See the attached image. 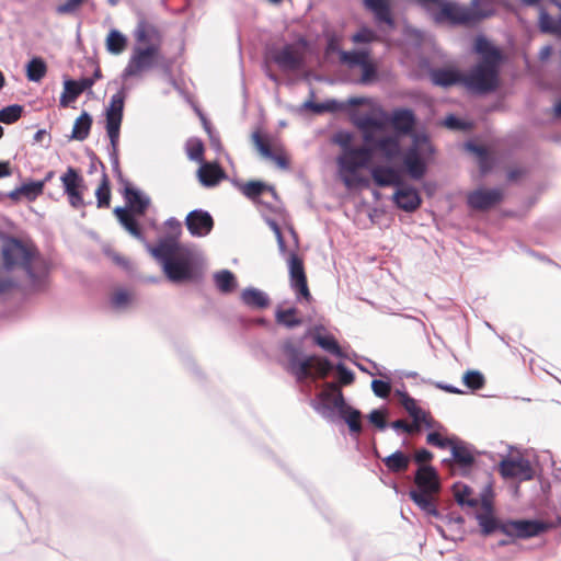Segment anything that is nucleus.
Listing matches in <instances>:
<instances>
[{"label": "nucleus", "mask_w": 561, "mask_h": 561, "mask_svg": "<svg viewBox=\"0 0 561 561\" xmlns=\"http://www.w3.org/2000/svg\"><path fill=\"white\" fill-rule=\"evenodd\" d=\"M492 14L482 8L481 0H472L470 5H461L451 1H442L439 10L433 18L436 23L449 22L455 25H473Z\"/></svg>", "instance_id": "obj_5"}, {"label": "nucleus", "mask_w": 561, "mask_h": 561, "mask_svg": "<svg viewBox=\"0 0 561 561\" xmlns=\"http://www.w3.org/2000/svg\"><path fill=\"white\" fill-rule=\"evenodd\" d=\"M87 0H66L56 7V13L66 15L75 13Z\"/></svg>", "instance_id": "obj_56"}, {"label": "nucleus", "mask_w": 561, "mask_h": 561, "mask_svg": "<svg viewBox=\"0 0 561 561\" xmlns=\"http://www.w3.org/2000/svg\"><path fill=\"white\" fill-rule=\"evenodd\" d=\"M47 72V66L45 61L39 58H33L26 66V77L30 81H41Z\"/></svg>", "instance_id": "obj_42"}, {"label": "nucleus", "mask_w": 561, "mask_h": 561, "mask_svg": "<svg viewBox=\"0 0 561 561\" xmlns=\"http://www.w3.org/2000/svg\"><path fill=\"white\" fill-rule=\"evenodd\" d=\"M165 227L169 229L170 234L165 236L164 238H174L176 241H179V237L182 232L181 222L175 218H170L165 221Z\"/></svg>", "instance_id": "obj_62"}, {"label": "nucleus", "mask_w": 561, "mask_h": 561, "mask_svg": "<svg viewBox=\"0 0 561 561\" xmlns=\"http://www.w3.org/2000/svg\"><path fill=\"white\" fill-rule=\"evenodd\" d=\"M339 374V386H350L354 382V374L348 370L343 364H337L335 367Z\"/></svg>", "instance_id": "obj_59"}, {"label": "nucleus", "mask_w": 561, "mask_h": 561, "mask_svg": "<svg viewBox=\"0 0 561 561\" xmlns=\"http://www.w3.org/2000/svg\"><path fill=\"white\" fill-rule=\"evenodd\" d=\"M379 37L375 31L369 27H360L353 36L352 42L355 44H367L378 41Z\"/></svg>", "instance_id": "obj_52"}, {"label": "nucleus", "mask_w": 561, "mask_h": 561, "mask_svg": "<svg viewBox=\"0 0 561 561\" xmlns=\"http://www.w3.org/2000/svg\"><path fill=\"white\" fill-rule=\"evenodd\" d=\"M466 147L470 152L478 157L481 171L483 173L486 172L489 169V153L486 148L472 142H468Z\"/></svg>", "instance_id": "obj_50"}, {"label": "nucleus", "mask_w": 561, "mask_h": 561, "mask_svg": "<svg viewBox=\"0 0 561 561\" xmlns=\"http://www.w3.org/2000/svg\"><path fill=\"white\" fill-rule=\"evenodd\" d=\"M371 149L380 151L387 160H393L400 154V140L398 136H383L374 138Z\"/></svg>", "instance_id": "obj_26"}, {"label": "nucleus", "mask_w": 561, "mask_h": 561, "mask_svg": "<svg viewBox=\"0 0 561 561\" xmlns=\"http://www.w3.org/2000/svg\"><path fill=\"white\" fill-rule=\"evenodd\" d=\"M449 449L451 458L445 459L444 463H446L454 472L458 470L459 474L468 476L476 462L472 447L456 437Z\"/></svg>", "instance_id": "obj_10"}, {"label": "nucleus", "mask_w": 561, "mask_h": 561, "mask_svg": "<svg viewBox=\"0 0 561 561\" xmlns=\"http://www.w3.org/2000/svg\"><path fill=\"white\" fill-rule=\"evenodd\" d=\"M305 106L312 110L314 113H323L327 111H334L336 108V103L335 101H330L327 103L307 102Z\"/></svg>", "instance_id": "obj_63"}, {"label": "nucleus", "mask_w": 561, "mask_h": 561, "mask_svg": "<svg viewBox=\"0 0 561 561\" xmlns=\"http://www.w3.org/2000/svg\"><path fill=\"white\" fill-rule=\"evenodd\" d=\"M185 225L192 236H207L214 228V219L209 213L195 209L187 214Z\"/></svg>", "instance_id": "obj_17"}, {"label": "nucleus", "mask_w": 561, "mask_h": 561, "mask_svg": "<svg viewBox=\"0 0 561 561\" xmlns=\"http://www.w3.org/2000/svg\"><path fill=\"white\" fill-rule=\"evenodd\" d=\"M131 300V295L128 290L117 289L111 296V304L115 308H124Z\"/></svg>", "instance_id": "obj_54"}, {"label": "nucleus", "mask_w": 561, "mask_h": 561, "mask_svg": "<svg viewBox=\"0 0 561 561\" xmlns=\"http://www.w3.org/2000/svg\"><path fill=\"white\" fill-rule=\"evenodd\" d=\"M356 126L363 131V139L366 144L374 141V129H383V123L371 115H364L357 118Z\"/></svg>", "instance_id": "obj_34"}, {"label": "nucleus", "mask_w": 561, "mask_h": 561, "mask_svg": "<svg viewBox=\"0 0 561 561\" xmlns=\"http://www.w3.org/2000/svg\"><path fill=\"white\" fill-rule=\"evenodd\" d=\"M340 415L345 420L352 433L359 434L362 432V414L358 410L347 405L344 412H340Z\"/></svg>", "instance_id": "obj_43"}, {"label": "nucleus", "mask_w": 561, "mask_h": 561, "mask_svg": "<svg viewBox=\"0 0 561 561\" xmlns=\"http://www.w3.org/2000/svg\"><path fill=\"white\" fill-rule=\"evenodd\" d=\"M149 251L161 263L165 276L171 282L193 279V253L174 238H160L154 247H149Z\"/></svg>", "instance_id": "obj_3"}, {"label": "nucleus", "mask_w": 561, "mask_h": 561, "mask_svg": "<svg viewBox=\"0 0 561 561\" xmlns=\"http://www.w3.org/2000/svg\"><path fill=\"white\" fill-rule=\"evenodd\" d=\"M397 394L400 398L401 405L407 410L410 416L413 417L421 409L417 407L415 399L410 397L407 392L397 391Z\"/></svg>", "instance_id": "obj_55"}, {"label": "nucleus", "mask_w": 561, "mask_h": 561, "mask_svg": "<svg viewBox=\"0 0 561 561\" xmlns=\"http://www.w3.org/2000/svg\"><path fill=\"white\" fill-rule=\"evenodd\" d=\"M474 48L481 55V61L467 75H463V85L476 93L492 92L499 85V68L502 54L484 37L476 39Z\"/></svg>", "instance_id": "obj_2"}, {"label": "nucleus", "mask_w": 561, "mask_h": 561, "mask_svg": "<svg viewBox=\"0 0 561 561\" xmlns=\"http://www.w3.org/2000/svg\"><path fill=\"white\" fill-rule=\"evenodd\" d=\"M126 94L124 91H118L111 96L108 106L106 107V133L110 138L111 145L115 150L118 146L121 125L123 121V112Z\"/></svg>", "instance_id": "obj_9"}, {"label": "nucleus", "mask_w": 561, "mask_h": 561, "mask_svg": "<svg viewBox=\"0 0 561 561\" xmlns=\"http://www.w3.org/2000/svg\"><path fill=\"white\" fill-rule=\"evenodd\" d=\"M368 50H341L340 61L350 68L360 67L362 64L368 58Z\"/></svg>", "instance_id": "obj_41"}, {"label": "nucleus", "mask_w": 561, "mask_h": 561, "mask_svg": "<svg viewBox=\"0 0 561 561\" xmlns=\"http://www.w3.org/2000/svg\"><path fill=\"white\" fill-rule=\"evenodd\" d=\"M288 355V370L298 381L307 378H327L333 366L325 357L310 355L304 359L298 358V350L293 345L286 346Z\"/></svg>", "instance_id": "obj_7"}, {"label": "nucleus", "mask_w": 561, "mask_h": 561, "mask_svg": "<svg viewBox=\"0 0 561 561\" xmlns=\"http://www.w3.org/2000/svg\"><path fill=\"white\" fill-rule=\"evenodd\" d=\"M92 126V117L89 113L83 112L73 124L72 128V138L77 140H84L88 138L90 134V129Z\"/></svg>", "instance_id": "obj_37"}, {"label": "nucleus", "mask_w": 561, "mask_h": 561, "mask_svg": "<svg viewBox=\"0 0 561 561\" xmlns=\"http://www.w3.org/2000/svg\"><path fill=\"white\" fill-rule=\"evenodd\" d=\"M548 526L539 520H508L502 523L500 531L510 537L530 538L546 531Z\"/></svg>", "instance_id": "obj_14"}, {"label": "nucleus", "mask_w": 561, "mask_h": 561, "mask_svg": "<svg viewBox=\"0 0 561 561\" xmlns=\"http://www.w3.org/2000/svg\"><path fill=\"white\" fill-rule=\"evenodd\" d=\"M477 519L481 528V534L483 536H489L495 530H500V527L502 525L496 520V518L491 513L478 514Z\"/></svg>", "instance_id": "obj_45"}, {"label": "nucleus", "mask_w": 561, "mask_h": 561, "mask_svg": "<svg viewBox=\"0 0 561 561\" xmlns=\"http://www.w3.org/2000/svg\"><path fill=\"white\" fill-rule=\"evenodd\" d=\"M431 77L434 84L440 87H450L456 83L463 84V75L454 69H435L432 71Z\"/></svg>", "instance_id": "obj_30"}, {"label": "nucleus", "mask_w": 561, "mask_h": 561, "mask_svg": "<svg viewBox=\"0 0 561 561\" xmlns=\"http://www.w3.org/2000/svg\"><path fill=\"white\" fill-rule=\"evenodd\" d=\"M81 94L79 88L77 87L76 80H67L64 84V92L60 96V105L62 107H67L70 103L75 102L78 96Z\"/></svg>", "instance_id": "obj_46"}, {"label": "nucleus", "mask_w": 561, "mask_h": 561, "mask_svg": "<svg viewBox=\"0 0 561 561\" xmlns=\"http://www.w3.org/2000/svg\"><path fill=\"white\" fill-rule=\"evenodd\" d=\"M198 180L207 187L217 185L224 178V170L216 163H203L198 169Z\"/></svg>", "instance_id": "obj_28"}, {"label": "nucleus", "mask_w": 561, "mask_h": 561, "mask_svg": "<svg viewBox=\"0 0 561 561\" xmlns=\"http://www.w3.org/2000/svg\"><path fill=\"white\" fill-rule=\"evenodd\" d=\"M436 493L412 490L409 495L410 499L428 515L437 516L438 512L435 504L434 495Z\"/></svg>", "instance_id": "obj_31"}, {"label": "nucleus", "mask_w": 561, "mask_h": 561, "mask_svg": "<svg viewBox=\"0 0 561 561\" xmlns=\"http://www.w3.org/2000/svg\"><path fill=\"white\" fill-rule=\"evenodd\" d=\"M96 205L99 208H108L111 204V185L106 173H103L100 184L95 190Z\"/></svg>", "instance_id": "obj_40"}, {"label": "nucleus", "mask_w": 561, "mask_h": 561, "mask_svg": "<svg viewBox=\"0 0 561 561\" xmlns=\"http://www.w3.org/2000/svg\"><path fill=\"white\" fill-rule=\"evenodd\" d=\"M433 153V146L426 135L412 134V146L403 156L407 173L414 180L422 179L426 173L425 158Z\"/></svg>", "instance_id": "obj_8"}, {"label": "nucleus", "mask_w": 561, "mask_h": 561, "mask_svg": "<svg viewBox=\"0 0 561 561\" xmlns=\"http://www.w3.org/2000/svg\"><path fill=\"white\" fill-rule=\"evenodd\" d=\"M382 462L390 472L402 473L408 470L411 458L403 451L397 450L393 454L382 458Z\"/></svg>", "instance_id": "obj_32"}, {"label": "nucleus", "mask_w": 561, "mask_h": 561, "mask_svg": "<svg viewBox=\"0 0 561 561\" xmlns=\"http://www.w3.org/2000/svg\"><path fill=\"white\" fill-rule=\"evenodd\" d=\"M215 284L219 291L228 294L237 287L236 276L228 270H222L214 275Z\"/></svg>", "instance_id": "obj_39"}, {"label": "nucleus", "mask_w": 561, "mask_h": 561, "mask_svg": "<svg viewBox=\"0 0 561 561\" xmlns=\"http://www.w3.org/2000/svg\"><path fill=\"white\" fill-rule=\"evenodd\" d=\"M368 419L376 427L383 430L386 427V413L381 410H373Z\"/></svg>", "instance_id": "obj_64"}, {"label": "nucleus", "mask_w": 561, "mask_h": 561, "mask_svg": "<svg viewBox=\"0 0 561 561\" xmlns=\"http://www.w3.org/2000/svg\"><path fill=\"white\" fill-rule=\"evenodd\" d=\"M503 199V192L500 188H480L470 192L467 196L468 205L476 210H486L497 205Z\"/></svg>", "instance_id": "obj_16"}, {"label": "nucleus", "mask_w": 561, "mask_h": 561, "mask_svg": "<svg viewBox=\"0 0 561 561\" xmlns=\"http://www.w3.org/2000/svg\"><path fill=\"white\" fill-rule=\"evenodd\" d=\"M362 68V82H369L376 77V65L368 57L364 64L360 66Z\"/></svg>", "instance_id": "obj_60"}, {"label": "nucleus", "mask_w": 561, "mask_h": 561, "mask_svg": "<svg viewBox=\"0 0 561 561\" xmlns=\"http://www.w3.org/2000/svg\"><path fill=\"white\" fill-rule=\"evenodd\" d=\"M371 389L379 398H387L391 392V385L388 381L375 379L371 381Z\"/></svg>", "instance_id": "obj_58"}, {"label": "nucleus", "mask_w": 561, "mask_h": 561, "mask_svg": "<svg viewBox=\"0 0 561 561\" xmlns=\"http://www.w3.org/2000/svg\"><path fill=\"white\" fill-rule=\"evenodd\" d=\"M241 300L244 305L256 309H264L270 305L267 295L256 288H245L241 293Z\"/></svg>", "instance_id": "obj_33"}, {"label": "nucleus", "mask_w": 561, "mask_h": 561, "mask_svg": "<svg viewBox=\"0 0 561 561\" xmlns=\"http://www.w3.org/2000/svg\"><path fill=\"white\" fill-rule=\"evenodd\" d=\"M170 65L162 53L161 47L156 46H135L129 60L123 70L122 78H140L144 73L162 70L168 71Z\"/></svg>", "instance_id": "obj_4"}, {"label": "nucleus", "mask_w": 561, "mask_h": 561, "mask_svg": "<svg viewBox=\"0 0 561 561\" xmlns=\"http://www.w3.org/2000/svg\"><path fill=\"white\" fill-rule=\"evenodd\" d=\"M123 195L128 210L137 216H144L150 205L149 197L142 195L129 182L124 185Z\"/></svg>", "instance_id": "obj_21"}, {"label": "nucleus", "mask_w": 561, "mask_h": 561, "mask_svg": "<svg viewBox=\"0 0 561 561\" xmlns=\"http://www.w3.org/2000/svg\"><path fill=\"white\" fill-rule=\"evenodd\" d=\"M44 191V182L35 181L24 183L20 188H18V193L24 195L30 201L35 199L37 196L42 195Z\"/></svg>", "instance_id": "obj_48"}, {"label": "nucleus", "mask_w": 561, "mask_h": 561, "mask_svg": "<svg viewBox=\"0 0 561 561\" xmlns=\"http://www.w3.org/2000/svg\"><path fill=\"white\" fill-rule=\"evenodd\" d=\"M135 37L136 46H156L162 48L161 34L156 26L142 20L138 23Z\"/></svg>", "instance_id": "obj_24"}, {"label": "nucleus", "mask_w": 561, "mask_h": 561, "mask_svg": "<svg viewBox=\"0 0 561 561\" xmlns=\"http://www.w3.org/2000/svg\"><path fill=\"white\" fill-rule=\"evenodd\" d=\"M374 183L379 187L402 186L403 179L399 170L389 165H376L370 169Z\"/></svg>", "instance_id": "obj_20"}, {"label": "nucleus", "mask_w": 561, "mask_h": 561, "mask_svg": "<svg viewBox=\"0 0 561 561\" xmlns=\"http://www.w3.org/2000/svg\"><path fill=\"white\" fill-rule=\"evenodd\" d=\"M366 10L371 12L378 25L385 24L394 28L396 21L392 13L391 0H363Z\"/></svg>", "instance_id": "obj_19"}, {"label": "nucleus", "mask_w": 561, "mask_h": 561, "mask_svg": "<svg viewBox=\"0 0 561 561\" xmlns=\"http://www.w3.org/2000/svg\"><path fill=\"white\" fill-rule=\"evenodd\" d=\"M319 398L323 403H330L339 413L344 412L347 407L341 388L336 382H327L324 390L319 393Z\"/></svg>", "instance_id": "obj_27"}, {"label": "nucleus", "mask_w": 561, "mask_h": 561, "mask_svg": "<svg viewBox=\"0 0 561 561\" xmlns=\"http://www.w3.org/2000/svg\"><path fill=\"white\" fill-rule=\"evenodd\" d=\"M462 381L470 390H480L485 385L484 376L478 370H467L462 376Z\"/></svg>", "instance_id": "obj_47"}, {"label": "nucleus", "mask_w": 561, "mask_h": 561, "mask_svg": "<svg viewBox=\"0 0 561 561\" xmlns=\"http://www.w3.org/2000/svg\"><path fill=\"white\" fill-rule=\"evenodd\" d=\"M106 49L114 55L122 54L127 47V38L117 30H111L105 41Z\"/></svg>", "instance_id": "obj_36"}, {"label": "nucleus", "mask_w": 561, "mask_h": 561, "mask_svg": "<svg viewBox=\"0 0 561 561\" xmlns=\"http://www.w3.org/2000/svg\"><path fill=\"white\" fill-rule=\"evenodd\" d=\"M391 127L400 135H411L415 126V116L411 110H394L388 119Z\"/></svg>", "instance_id": "obj_23"}, {"label": "nucleus", "mask_w": 561, "mask_h": 561, "mask_svg": "<svg viewBox=\"0 0 561 561\" xmlns=\"http://www.w3.org/2000/svg\"><path fill=\"white\" fill-rule=\"evenodd\" d=\"M471 494L472 490L468 485L460 483L454 485V495L458 504L476 507L478 500L472 499Z\"/></svg>", "instance_id": "obj_44"}, {"label": "nucleus", "mask_w": 561, "mask_h": 561, "mask_svg": "<svg viewBox=\"0 0 561 561\" xmlns=\"http://www.w3.org/2000/svg\"><path fill=\"white\" fill-rule=\"evenodd\" d=\"M272 59L282 70H297L304 61L301 51L291 44L274 51Z\"/></svg>", "instance_id": "obj_18"}, {"label": "nucleus", "mask_w": 561, "mask_h": 561, "mask_svg": "<svg viewBox=\"0 0 561 561\" xmlns=\"http://www.w3.org/2000/svg\"><path fill=\"white\" fill-rule=\"evenodd\" d=\"M414 482L419 491L438 493L440 490L437 473L432 467H420L415 473Z\"/></svg>", "instance_id": "obj_25"}, {"label": "nucleus", "mask_w": 561, "mask_h": 561, "mask_svg": "<svg viewBox=\"0 0 561 561\" xmlns=\"http://www.w3.org/2000/svg\"><path fill=\"white\" fill-rule=\"evenodd\" d=\"M499 472L504 479H514L519 482L531 480L534 477L530 461L522 456L504 458L499 463Z\"/></svg>", "instance_id": "obj_13"}, {"label": "nucleus", "mask_w": 561, "mask_h": 561, "mask_svg": "<svg viewBox=\"0 0 561 561\" xmlns=\"http://www.w3.org/2000/svg\"><path fill=\"white\" fill-rule=\"evenodd\" d=\"M252 142L260 154L276 163L280 169L289 168V159L280 146H272L270 138L260 130H255L251 136Z\"/></svg>", "instance_id": "obj_12"}, {"label": "nucleus", "mask_w": 561, "mask_h": 561, "mask_svg": "<svg viewBox=\"0 0 561 561\" xmlns=\"http://www.w3.org/2000/svg\"><path fill=\"white\" fill-rule=\"evenodd\" d=\"M455 436L453 437H443L437 432H432L427 435L426 442L427 444L435 446L440 449L450 448L453 442L455 440Z\"/></svg>", "instance_id": "obj_53"}, {"label": "nucleus", "mask_w": 561, "mask_h": 561, "mask_svg": "<svg viewBox=\"0 0 561 561\" xmlns=\"http://www.w3.org/2000/svg\"><path fill=\"white\" fill-rule=\"evenodd\" d=\"M265 190V185L261 182L251 181L243 185L242 192L249 198L260 196Z\"/></svg>", "instance_id": "obj_57"}, {"label": "nucleus", "mask_w": 561, "mask_h": 561, "mask_svg": "<svg viewBox=\"0 0 561 561\" xmlns=\"http://www.w3.org/2000/svg\"><path fill=\"white\" fill-rule=\"evenodd\" d=\"M393 202L400 209L413 213L421 206L422 198L415 188L402 184L394 192Z\"/></svg>", "instance_id": "obj_22"}, {"label": "nucleus", "mask_w": 561, "mask_h": 561, "mask_svg": "<svg viewBox=\"0 0 561 561\" xmlns=\"http://www.w3.org/2000/svg\"><path fill=\"white\" fill-rule=\"evenodd\" d=\"M313 342L320 346L325 352L336 356V357H343V351L336 341V339L331 334H320L317 333L313 335Z\"/></svg>", "instance_id": "obj_35"}, {"label": "nucleus", "mask_w": 561, "mask_h": 561, "mask_svg": "<svg viewBox=\"0 0 561 561\" xmlns=\"http://www.w3.org/2000/svg\"><path fill=\"white\" fill-rule=\"evenodd\" d=\"M415 424H417V428L420 430L421 425L424 424L427 427H433L434 420L430 412H426L422 409L412 417Z\"/></svg>", "instance_id": "obj_61"}, {"label": "nucleus", "mask_w": 561, "mask_h": 561, "mask_svg": "<svg viewBox=\"0 0 561 561\" xmlns=\"http://www.w3.org/2000/svg\"><path fill=\"white\" fill-rule=\"evenodd\" d=\"M204 144L201 139H190L186 144V152L191 160L203 161L204 159Z\"/></svg>", "instance_id": "obj_51"}, {"label": "nucleus", "mask_w": 561, "mask_h": 561, "mask_svg": "<svg viewBox=\"0 0 561 561\" xmlns=\"http://www.w3.org/2000/svg\"><path fill=\"white\" fill-rule=\"evenodd\" d=\"M1 260L7 271L24 273L30 290L41 291L47 287L50 262L32 240L5 238L1 247Z\"/></svg>", "instance_id": "obj_1"}, {"label": "nucleus", "mask_w": 561, "mask_h": 561, "mask_svg": "<svg viewBox=\"0 0 561 561\" xmlns=\"http://www.w3.org/2000/svg\"><path fill=\"white\" fill-rule=\"evenodd\" d=\"M23 107L21 105H9L0 110V122L4 124H13L21 117Z\"/></svg>", "instance_id": "obj_49"}, {"label": "nucleus", "mask_w": 561, "mask_h": 561, "mask_svg": "<svg viewBox=\"0 0 561 561\" xmlns=\"http://www.w3.org/2000/svg\"><path fill=\"white\" fill-rule=\"evenodd\" d=\"M373 158V149L370 147L362 146L354 149L342 151L337 157L336 162L342 181L346 187H354L362 184L367 186L368 181L364 178L356 175L357 171L366 168Z\"/></svg>", "instance_id": "obj_6"}, {"label": "nucleus", "mask_w": 561, "mask_h": 561, "mask_svg": "<svg viewBox=\"0 0 561 561\" xmlns=\"http://www.w3.org/2000/svg\"><path fill=\"white\" fill-rule=\"evenodd\" d=\"M60 181L69 204L73 208L84 207L83 191L85 185L79 171L73 167H68L67 171L60 176Z\"/></svg>", "instance_id": "obj_11"}, {"label": "nucleus", "mask_w": 561, "mask_h": 561, "mask_svg": "<svg viewBox=\"0 0 561 561\" xmlns=\"http://www.w3.org/2000/svg\"><path fill=\"white\" fill-rule=\"evenodd\" d=\"M290 285L296 293L307 301L311 300V294L307 283L304 261L296 253H290L288 257Z\"/></svg>", "instance_id": "obj_15"}, {"label": "nucleus", "mask_w": 561, "mask_h": 561, "mask_svg": "<svg viewBox=\"0 0 561 561\" xmlns=\"http://www.w3.org/2000/svg\"><path fill=\"white\" fill-rule=\"evenodd\" d=\"M114 214L121 225L136 239L144 240L142 230L135 218L127 208L116 207Z\"/></svg>", "instance_id": "obj_29"}, {"label": "nucleus", "mask_w": 561, "mask_h": 561, "mask_svg": "<svg viewBox=\"0 0 561 561\" xmlns=\"http://www.w3.org/2000/svg\"><path fill=\"white\" fill-rule=\"evenodd\" d=\"M298 310L296 308H289L286 310L277 309L275 312V320L278 324L286 328H296L302 324V320L297 317Z\"/></svg>", "instance_id": "obj_38"}]
</instances>
